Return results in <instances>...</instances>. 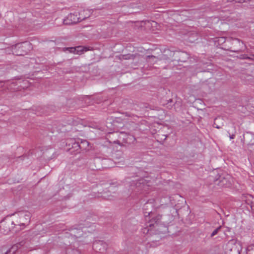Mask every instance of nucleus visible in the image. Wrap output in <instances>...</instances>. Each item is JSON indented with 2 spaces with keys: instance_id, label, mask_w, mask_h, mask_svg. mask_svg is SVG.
Instances as JSON below:
<instances>
[{
  "instance_id": "nucleus-19",
  "label": "nucleus",
  "mask_w": 254,
  "mask_h": 254,
  "mask_svg": "<svg viewBox=\"0 0 254 254\" xmlns=\"http://www.w3.org/2000/svg\"><path fill=\"white\" fill-rule=\"evenodd\" d=\"M129 48H130V49L131 48V47H130V46H129ZM132 49H133V50H132V52H134L135 51L134 48V47H132Z\"/></svg>"
},
{
  "instance_id": "nucleus-11",
  "label": "nucleus",
  "mask_w": 254,
  "mask_h": 254,
  "mask_svg": "<svg viewBox=\"0 0 254 254\" xmlns=\"http://www.w3.org/2000/svg\"><path fill=\"white\" fill-rule=\"evenodd\" d=\"M231 13L229 11L223 12L221 14V18L223 20L230 21L231 20Z\"/></svg>"
},
{
  "instance_id": "nucleus-18",
  "label": "nucleus",
  "mask_w": 254,
  "mask_h": 254,
  "mask_svg": "<svg viewBox=\"0 0 254 254\" xmlns=\"http://www.w3.org/2000/svg\"><path fill=\"white\" fill-rule=\"evenodd\" d=\"M234 135H232L230 136V138L231 139H233V138H234Z\"/></svg>"
},
{
  "instance_id": "nucleus-20",
  "label": "nucleus",
  "mask_w": 254,
  "mask_h": 254,
  "mask_svg": "<svg viewBox=\"0 0 254 254\" xmlns=\"http://www.w3.org/2000/svg\"><path fill=\"white\" fill-rule=\"evenodd\" d=\"M168 52L170 53V55H172V52L170 51L169 50H168Z\"/></svg>"
},
{
  "instance_id": "nucleus-9",
  "label": "nucleus",
  "mask_w": 254,
  "mask_h": 254,
  "mask_svg": "<svg viewBox=\"0 0 254 254\" xmlns=\"http://www.w3.org/2000/svg\"><path fill=\"white\" fill-rule=\"evenodd\" d=\"M231 177L229 175H227L226 177H224L220 181V185L226 187L230 186L231 183Z\"/></svg>"
},
{
  "instance_id": "nucleus-21",
  "label": "nucleus",
  "mask_w": 254,
  "mask_h": 254,
  "mask_svg": "<svg viewBox=\"0 0 254 254\" xmlns=\"http://www.w3.org/2000/svg\"><path fill=\"white\" fill-rule=\"evenodd\" d=\"M4 254H9V253L6 251Z\"/></svg>"
},
{
  "instance_id": "nucleus-4",
  "label": "nucleus",
  "mask_w": 254,
  "mask_h": 254,
  "mask_svg": "<svg viewBox=\"0 0 254 254\" xmlns=\"http://www.w3.org/2000/svg\"><path fill=\"white\" fill-rule=\"evenodd\" d=\"M161 218L162 216L158 214L152 218L149 222V226L154 227L155 230L158 232H162V229H165L164 225L161 222Z\"/></svg>"
},
{
  "instance_id": "nucleus-12",
  "label": "nucleus",
  "mask_w": 254,
  "mask_h": 254,
  "mask_svg": "<svg viewBox=\"0 0 254 254\" xmlns=\"http://www.w3.org/2000/svg\"><path fill=\"white\" fill-rule=\"evenodd\" d=\"M218 44L220 45L226 42V39L224 37H219L217 39V40L216 41Z\"/></svg>"
},
{
  "instance_id": "nucleus-1",
  "label": "nucleus",
  "mask_w": 254,
  "mask_h": 254,
  "mask_svg": "<svg viewBox=\"0 0 254 254\" xmlns=\"http://www.w3.org/2000/svg\"><path fill=\"white\" fill-rule=\"evenodd\" d=\"M128 26L134 29L149 30L154 32L160 30L161 28V26L154 21H142L134 22L129 21L128 22Z\"/></svg>"
},
{
  "instance_id": "nucleus-3",
  "label": "nucleus",
  "mask_w": 254,
  "mask_h": 254,
  "mask_svg": "<svg viewBox=\"0 0 254 254\" xmlns=\"http://www.w3.org/2000/svg\"><path fill=\"white\" fill-rule=\"evenodd\" d=\"M32 48V45L29 42L17 43L12 47V52L16 56H23L28 53Z\"/></svg>"
},
{
  "instance_id": "nucleus-10",
  "label": "nucleus",
  "mask_w": 254,
  "mask_h": 254,
  "mask_svg": "<svg viewBox=\"0 0 254 254\" xmlns=\"http://www.w3.org/2000/svg\"><path fill=\"white\" fill-rule=\"evenodd\" d=\"M20 245L19 244H14L7 252L10 254H14L20 248Z\"/></svg>"
},
{
  "instance_id": "nucleus-17",
  "label": "nucleus",
  "mask_w": 254,
  "mask_h": 254,
  "mask_svg": "<svg viewBox=\"0 0 254 254\" xmlns=\"http://www.w3.org/2000/svg\"><path fill=\"white\" fill-rule=\"evenodd\" d=\"M27 218L26 219V220H27V222L28 223L29 220V216L27 215Z\"/></svg>"
},
{
  "instance_id": "nucleus-16",
  "label": "nucleus",
  "mask_w": 254,
  "mask_h": 254,
  "mask_svg": "<svg viewBox=\"0 0 254 254\" xmlns=\"http://www.w3.org/2000/svg\"><path fill=\"white\" fill-rule=\"evenodd\" d=\"M133 55H130V54H128V59L131 58V57H132Z\"/></svg>"
},
{
  "instance_id": "nucleus-6",
  "label": "nucleus",
  "mask_w": 254,
  "mask_h": 254,
  "mask_svg": "<svg viewBox=\"0 0 254 254\" xmlns=\"http://www.w3.org/2000/svg\"><path fill=\"white\" fill-rule=\"evenodd\" d=\"M81 21L78 15V12H74L71 13L68 15L66 18L64 19V22L66 24H70L72 23H76Z\"/></svg>"
},
{
  "instance_id": "nucleus-14",
  "label": "nucleus",
  "mask_w": 254,
  "mask_h": 254,
  "mask_svg": "<svg viewBox=\"0 0 254 254\" xmlns=\"http://www.w3.org/2000/svg\"><path fill=\"white\" fill-rule=\"evenodd\" d=\"M240 59H252L253 60H254V55H253L251 57L249 58V57H247L245 55H241L240 57Z\"/></svg>"
},
{
  "instance_id": "nucleus-8",
  "label": "nucleus",
  "mask_w": 254,
  "mask_h": 254,
  "mask_svg": "<svg viewBox=\"0 0 254 254\" xmlns=\"http://www.w3.org/2000/svg\"><path fill=\"white\" fill-rule=\"evenodd\" d=\"M92 12V10L89 9L81 8L78 11V15L81 20L89 17Z\"/></svg>"
},
{
  "instance_id": "nucleus-7",
  "label": "nucleus",
  "mask_w": 254,
  "mask_h": 254,
  "mask_svg": "<svg viewBox=\"0 0 254 254\" xmlns=\"http://www.w3.org/2000/svg\"><path fill=\"white\" fill-rule=\"evenodd\" d=\"M173 56H175L176 60L180 63L187 62L186 59L189 58V55L185 52L173 53Z\"/></svg>"
},
{
  "instance_id": "nucleus-13",
  "label": "nucleus",
  "mask_w": 254,
  "mask_h": 254,
  "mask_svg": "<svg viewBox=\"0 0 254 254\" xmlns=\"http://www.w3.org/2000/svg\"><path fill=\"white\" fill-rule=\"evenodd\" d=\"M221 229V226L217 228L215 230H214L213 232L211 233V237H212L213 236H214L215 235H216L218 232H219V231L220 230V229Z\"/></svg>"
},
{
  "instance_id": "nucleus-5",
  "label": "nucleus",
  "mask_w": 254,
  "mask_h": 254,
  "mask_svg": "<svg viewBox=\"0 0 254 254\" xmlns=\"http://www.w3.org/2000/svg\"><path fill=\"white\" fill-rule=\"evenodd\" d=\"M63 50L65 52H68L74 55H80L84 54V52L89 51V49L86 47L79 46L75 47L64 48Z\"/></svg>"
},
{
  "instance_id": "nucleus-2",
  "label": "nucleus",
  "mask_w": 254,
  "mask_h": 254,
  "mask_svg": "<svg viewBox=\"0 0 254 254\" xmlns=\"http://www.w3.org/2000/svg\"><path fill=\"white\" fill-rule=\"evenodd\" d=\"M226 46L228 47L227 50L232 53L230 55L237 57L236 54L246 49L244 43L237 38H228L226 40Z\"/></svg>"
},
{
  "instance_id": "nucleus-15",
  "label": "nucleus",
  "mask_w": 254,
  "mask_h": 254,
  "mask_svg": "<svg viewBox=\"0 0 254 254\" xmlns=\"http://www.w3.org/2000/svg\"><path fill=\"white\" fill-rule=\"evenodd\" d=\"M220 119V118H216L215 119V122L214 123V127L217 128H220L221 127L220 126H218V125H216V122L218 121V120Z\"/></svg>"
}]
</instances>
